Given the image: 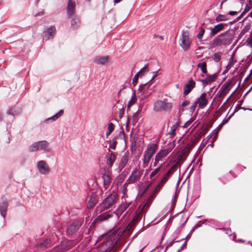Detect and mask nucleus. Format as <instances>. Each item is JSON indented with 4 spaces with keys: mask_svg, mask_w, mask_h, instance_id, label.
I'll list each match as a JSON object with an SVG mask.
<instances>
[{
    "mask_svg": "<svg viewBox=\"0 0 252 252\" xmlns=\"http://www.w3.org/2000/svg\"><path fill=\"white\" fill-rule=\"evenodd\" d=\"M234 38V32L229 30L220 34L216 37L213 40V46H220L230 44Z\"/></svg>",
    "mask_w": 252,
    "mask_h": 252,
    "instance_id": "1",
    "label": "nucleus"
},
{
    "mask_svg": "<svg viewBox=\"0 0 252 252\" xmlns=\"http://www.w3.org/2000/svg\"><path fill=\"white\" fill-rule=\"evenodd\" d=\"M116 241L114 236H109L97 247V252H110L114 248Z\"/></svg>",
    "mask_w": 252,
    "mask_h": 252,
    "instance_id": "2",
    "label": "nucleus"
},
{
    "mask_svg": "<svg viewBox=\"0 0 252 252\" xmlns=\"http://www.w3.org/2000/svg\"><path fill=\"white\" fill-rule=\"evenodd\" d=\"M117 197L118 194L115 192H112L103 201L99 207H97V211L101 212L109 209L114 204Z\"/></svg>",
    "mask_w": 252,
    "mask_h": 252,
    "instance_id": "3",
    "label": "nucleus"
},
{
    "mask_svg": "<svg viewBox=\"0 0 252 252\" xmlns=\"http://www.w3.org/2000/svg\"><path fill=\"white\" fill-rule=\"evenodd\" d=\"M148 206L149 205H147V203H146L141 208L140 207L138 208L136 211V215L134 217L133 220L131 221L126 226L125 230L126 232H127L129 234L132 232L135 225L134 220L140 219L142 218V214L145 212V209H146L148 207Z\"/></svg>",
    "mask_w": 252,
    "mask_h": 252,
    "instance_id": "4",
    "label": "nucleus"
},
{
    "mask_svg": "<svg viewBox=\"0 0 252 252\" xmlns=\"http://www.w3.org/2000/svg\"><path fill=\"white\" fill-rule=\"evenodd\" d=\"M158 144H151L144 153L143 156V167H146L149 164L152 157L157 150Z\"/></svg>",
    "mask_w": 252,
    "mask_h": 252,
    "instance_id": "5",
    "label": "nucleus"
},
{
    "mask_svg": "<svg viewBox=\"0 0 252 252\" xmlns=\"http://www.w3.org/2000/svg\"><path fill=\"white\" fill-rule=\"evenodd\" d=\"M172 107V104L162 100H157L154 104V111L155 112L170 111Z\"/></svg>",
    "mask_w": 252,
    "mask_h": 252,
    "instance_id": "6",
    "label": "nucleus"
},
{
    "mask_svg": "<svg viewBox=\"0 0 252 252\" xmlns=\"http://www.w3.org/2000/svg\"><path fill=\"white\" fill-rule=\"evenodd\" d=\"M232 86V81L230 79L227 80L221 87L220 90L216 94V97H218V98L221 101L228 93Z\"/></svg>",
    "mask_w": 252,
    "mask_h": 252,
    "instance_id": "7",
    "label": "nucleus"
},
{
    "mask_svg": "<svg viewBox=\"0 0 252 252\" xmlns=\"http://www.w3.org/2000/svg\"><path fill=\"white\" fill-rule=\"evenodd\" d=\"M49 146V143L46 141H40L34 143L31 145L29 148V151L30 152H36L38 150L47 151Z\"/></svg>",
    "mask_w": 252,
    "mask_h": 252,
    "instance_id": "8",
    "label": "nucleus"
},
{
    "mask_svg": "<svg viewBox=\"0 0 252 252\" xmlns=\"http://www.w3.org/2000/svg\"><path fill=\"white\" fill-rule=\"evenodd\" d=\"M191 42V40L189 37V33L183 32L182 38H180V45L181 47L185 51H187L190 48Z\"/></svg>",
    "mask_w": 252,
    "mask_h": 252,
    "instance_id": "9",
    "label": "nucleus"
},
{
    "mask_svg": "<svg viewBox=\"0 0 252 252\" xmlns=\"http://www.w3.org/2000/svg\"><path fill=\"white\" fill-rule=\"evenodd\" d=\"M142 174L143 170L135 169L132 171L126 182L128 184L133 183L135 182L138 181L140 179Z\"/></svg>",
    "mask_w": 252,
    "mask_h": 252,
    "instance_id": "10",
    "label": "nucleus"
},
{
    "mask_svg": "<svg viewBox=\"0 0 252 252\" xmlns=\"http://www.w3.org/2000/svg\"><path fill=\"white\" fill-rule=\"evenodd\" d=\"M81 225L82 222L81 221H77L72 222L67 227L66 230L67 234L69 235H73L74 233L77 232Z\"/></svg>",
    "mask_w": 252,
    "mask_h": 252,
    "instance_id": "11",
    "label": "nucleus"
},
{
    "mask_svg": "<svg viewBox=\"0 0 252 252\" xmlns=\"http://www.w3.org/2000/svg\"><path fill=\"white\" fill-rule=\"evenodd\" d=\"M37 168L39 172L42 174H48L50 172V168L44 160H40L37 163Z\"/></svg>",
    "mask_w": 252,
    "mask_h": 252,
    "instance_id": "12",
    "label": "nucleus"
},
{
    "mask_svg": "<svg viewBox=\"0 0 252 252\" xmlns=\"http://www.w3.org/2000/svg\"><path fill=\"white\" fill-rule=\"evenodd\" d=\"M198 104V107L200 109L205 108L208 104L207 94L206 93H202L196 101Z\"/></svg>",
    "mask_w": 252,
    "mask_h": 252,
    "instance_id": "13",
    "label": "nucleus"
},
{
    "mask_svg": "<svg viewBox=\"0 0 252 252\" xmlns=\"http://www.w3.org/2000/svg\"><path fill=\"white\" fill-rule=\"evenodd\" d=\"M125 132L124 131H121L118 135L113 138L112 141H110V143L109 145V148L115 150L116 149V146L118 144V140L121 139V140L125 141Z\"/></svg>",
    "mask_w": 252,
    "mask_h": 252,
    "instance_id": "14",
    "label": "nucleus"
},
{
    "mask_svg": "<svg viewBox=\"0 0 252 252\" xmlns=\"http://www.w3.org/2000/svg\"><path fill=\"white\" fill-rule=\"evenodd\" d=\"M8 205L7 198L2 196L1 198V202H0V213L1 216L4 218L6 214V211Z\"/></svg>",
    "mask_w": 252,
    "mask_h": 252,
    "instance_id": "15",
    "label": "nucleus"
},
{
    "mask_svg": "<svg viewBox=\"0 0 252 252\" xmlns=\"http://www.w3.org/2000/svg\"><path fill=\"white\" fill-rule=\"evenodd\" d=\"M98 197L96 192H92L87 204L88 209H92L98 202Z\"/></svg>",
    "mask_w": 252,
    "mask_h": 252,
    "instance_id": "16",
    "label": "nucleus"
},
{
    "mask_svg": "<svg viewBox=\"0 0 252 252\" xmlns=\"http://www.w3.org/2000/svg\"><path fill=\"white\" fill-rule=\"evenodd\" d=\"M76 0H68L67 6V13L68 16L70 18L75 12V1Z\"/></svg>",
    "mask_w": 252,
    "mask_h": 252,
    "instance_id": "17",
    "label": "nucleus"
},
{
    "mask_svg": "<svg viewBox=\"0 0 252 252\" xmlns=\"http://www.w3.org/2000/svg\"><path fill=\"white\" fill-rule=\"evenodd\" d=\"M195 82L192 80V79L191 78L184 87L183 93L184 95L186 96L191 91V90L195 88Z\"/></svg>",
    "mask_w": 252,
    "mask_h": 252,
    "instance_id": "18",
    "label": "nucleus"
},
{
    "mask_svg": "<svg viewBox=\"0 0 252 252\" xmlns=\"http://www.w3.org/2000/svg\"><path fill=\"white\" fill-rule=\"evenodd\" d=\"M171 152V150L169 149H166L163 150H161L158 151V153L156 154V157L157 160L158 159L160 161L163 160L164 158L167 157V156L169 154V153Z\"/></svg>",
    "mask_w": 252,
    "mask_h": 252,
    "instance_id": "19",
    "label": "nucleus"
},
{
    "mask_svg": "<svg viewBox=\"0 0 252 252\" xmlns=\"http://www.w3.org/2000/svg\"><path fill=\"white\" fill-rule=\"evenodd\" d=\"M226 25V24L223 23H220L215 25L213 28L211 29V36H214L218 32L223 30Z\"/></svg>",
    "mask_w": 252,
    "mask_h": 252,
    "instance_id": "20",
    "label": "nucleus"
},
{
    "mask_svg": "<svg viewBox=\"0 0 252 252\" xmlns=\"http://www.w3.org/2000/svg\"><path fill=\"white\" fill-rule=\"evenodd\" d=\"M56 32V30L55 27L51 26L47 29L46 31H44V37L46 40L53 38Z\"/></svg>",
    "mask_w": 252,
    "mask_h": 252,
    "instance_id": "21",
    "label": "nucleus"
},
{
    "mask_svg": "<svg viewBox=\"0 0 252 252\" xmlns=\"http://www.w3.org/2000/svg\"><path fill=\"white\" fill-rule=\"evenodd\" d=\"M217 78V74H214L213 75H207V77L204 79L201 80V82L204 85H207L215 81Z\"/></svg>",
    "mask_w": 252,
    "mask_h": 252,
    "instance_id": "22",
    "label": "nucleus"
},
{
    "mask_svg": "<svg viewBox=\"0 0 252 252\" xmlns=\"http://www.w3.org/2000/svg\"><path fill=\"white\" fill-rule=\"evenodd\" d=\"M113 217V215L109 213H103L102 214L97 217L95 221L96 222L101 221L108 220L109 219L112 218Z\"/></svg>",
    "mask_w": 252,
    "mask_h": 252,
    "instance_id": "23",
    "label": "nucleus"
},
{
    "mask_svg": "<svg viewBox=\"0 0 252 252\" xmlns=\"http://www.w3.org/2000/svg\"><path fill=\"white\" fill-rule=\"evenodd\" d=\"M103 184L105 189H106L111 183V175L109 172H106L103 176Z\"/></svg>",
    "mask_w": 252,
    "mask_h": 252,
    "instance_id": "24",
    "label": "nucleus"
},
{
    "mask_svg": "<svg viewBox=\"0 0 252 252\" xmlns=\"http://www.w3.org/2000/svg\"><path fill=\"white\" fill-rule=\"evenodd\" d=\"M116 159V156L113 152H111L106 161V164L109 167L113 166L114 162Z\"/></svg>",
    "mask_w": 252,
    "mask_h": 252,
    "instance_id": "25",
    "label": "nucleus"
},
{
    "mask_svg": "<svg viewBox=\"0 0 252 252\" xmlns=\"http://www.w3.org/2000/svg\"><path fill=\"white\" fill-rule=\"evenodd\" d=\"M108 60V56L97 57L94 60V62L98 64H105Z\"/></svg>",
    "mask_w": 252,
    "mask_h": 252,
    "instance_id": "26",
    "label": "nucleus"
},
{
    "mask_svg": "<svg viewBox=\"0 0 252 252\" xmlns=\"http://www.w3.org/2000/svg\"><path fill=\"white\" fill-rule=\"evenodd\" d=\"M171 175V171H168L158 183V186H159V187H163V185L166 183Z\"/></svg>",
    "mask_w": 252,
    "mask_h": 252,
    "instance_id": "27",
    "label": "nucleus"
},
{
    "mask_svg": "<svg viewBox=\"0 0 252 252\" xmlns=\"http://www.w3.org/2000/svg\"><path fill=\"white\" fill-rule=\"evenodd\" d=\"M128 156L129 153L128 152H126L124 155L122 156L120 165L122 166L123 168L125 167L126 165L127 164L128 161Z\"/></svg>",
    "mask_w": 252,
    "mask_h": 252,
    "instance_id": "28",
    "label": "nucleus"
},
{
    "mask_svg": "<svg viewBox=\"0 0 252 252\" xmlns=\"http://www.w3.org/2000/svg\"><path fill=\"white\" fill-rule=\"evenodd\" d=\"M80 25V19L79 17H74L71 22V27L73 29H77Z\"/></svg>",
    "mask_w": 252,
    "mask_h": 252,
    "instance_id": "29",
    "label": "nucleus"
},
{
    "mask_svg": "<svg viewBox=\"0 0 252 252\" xmlns=\"http://www.w3.org/2000/svg\"><path fill=\"white\" fill-rule=\"evenodd\" d=\"M162 187H159V186H158V184L157 185V186L156 187L155 189L153 191L151 196L150 197L148 202L151 203L152 200L154 199V198L155 197L156 194L158 193V192L162 188Z\"/></svg>",
    "mask_w": 252,
    "mask_h": 252,
    "instance_id": "30",
    "label": "nucleus"
},
{
    "mask_svg": "<svg viewBox=\"0 0 252 252\" xmlns=\"http://www.w3.org/2000/svg\"><path fill=\"white\" fill-rule=\"evenodd\" d=\"M197 66L198 67V68H200L201 70L202 73L207 74V64H206V62H203L199 63L197 65Z\"/></svg>",
    "mask_w": 252,
    "mask_h": 252,
    "instance_id": "31",
    "label": "nucleus"
},
{
    "mask_svg": "<svg viewBox=\"0 0 252 252\" xmlns=\"http://www.w3.org/2000/svg\"><path fill=\"white\" fill-rule=\"evenodd\" d=\"M136 94H135V91H134L132 96L130 100V101L128 102L127 107L128 109H129L130 107L136 102Z\"/></svg>",
    "mask_w": 252,
    "mask_h": 252,
    "instance_id": "32",
    "label": "nucleus"
},
{
    "mask_svg": "<svg viewBox=\"0 0 252 252\" xmlns=\"http://www.w3.org/2000/svg\"><path fill=\"white\" fill-rule=\"evenodd\" d=\"M63 113V110H61L57 114L54 115L53 116L48 118L46 120V121L47 122L49 120H52L53 121H55L57 119H58L60 117H61Z\"/></svg>",
    "mask_w": 252,
    "mask_h": 252,
    "instance_id": "33",
    "label": "nucleus"
},
{
    "mask_svg": "<svg viewBox=\"0 0 252 252\" xmlns=\"http://www.w3.org/2000/svg\"><path fill=\"white\" fill-rule=\"evenodd\" d=\"M179 124L176 123V125H173L170 127V131L169 132V134L171 136V137H174L176 134V130L177 128V127L179 126Z\"/></svg>",
    "mask_w": 252,
    "mask_h": 252,
    "instance_id": "34",
    "label": "nucleus"
},
{
    "mask_svg": "<svg viewBox=\"0 0 252 252\" xmlns=\"http://www.w3.org/2000/svg\"><path fill=\"white\" fill-rule=\"evenodd\" d=\"M40 245L41 248L46 249L51 246V242L49 239H46Z\"/></svg>",
    "mask_w": 252,
    "mask_h": 252,
    "instance_id": "35",
    "label": "nucleus"
},
{
    "mask_svg": "<svg viewBox=\"0 0 252 252\" xmlns=\"http://www.w3.org/2000/svg\"><path fill=\"white\" fill-rule=\"evenodd\" d=\"M130 204V202H125L121 204L119 210L122 212H125L129 206Z\"/></svg>",
    "mask_w": 252,
    "mask_h": 252,
    "instance_id": "36",
    "label": "nucleus"
},
{
    "mask_svg": "<svg viewBox=\"0 0 252 252\" xmlns=\"http://www.w3.org/2000/svg\"><path fill=\"white\" fill-rule=\"evenodd\" d=\"M149 71V67L148 65H145L143 68H142L139 72L137 73L139 76L141 77L143 76L146 72H148Z\"/></svg>",
    "mask_w": 252,
    "mask_h": 252,
    "instance_id": "37",
    "label": "nucleus"
},
{
    "mask_svg": "<svg viewBox=\"0 0 252 252\" xmlns=\"http://www.w3.org/2000/svg\"><path fill=\"white\" fill-rule=\"evenodd\" d=\"M161 165L159 166L158 167L155 169L154 171H153L150 176L149 177L151 179L153 178L158 173V172L160 171L161 169Z\"/></svg>",
    "mask_w": 252,
    "mask_h": 252,
    "instance_id": "38",
    "label": "nucleus"
},
{
    "mask_svg": "<svg viewBox=\"0 0 252 252\" xmlns=\"http://www.w3.org/2000/svg\"><path fill=\"white\" fill-rule=\"evenodd\" d=\"M227 19L226 18V16L219 14L216 18V21L217 22L223 21L226 20Z\"/></svg>",
    "mask_w": 252,
    "mask_h": 252,
    "instance_id": "39",
    "label": "nucleus"
},
{
    "mask_svg": "<svg viewBox=\"0 0 252 252\" xmlns=\"http://www.w3.org/2000/svg\"><path fill=\"white\" fill-rule=\"evenodd\" d=\"M221 59V55L220 53H217L214 54V60L216 62H219Z\"/></svg>",
    "mask_w": 252,
    "mask_h": 252,
    "instance_id": "40",
    "label": "nucleus"
},
{
    "mask_svg": "<svg viewBox=\"0 0 252 252\" xmlns=\"http://www.w3.org/2000/svg\"><path fill=\"white\" fill-rule=\"evenodd\" d=\"M137 149L136 141L134 140L132 142L130 149L132 152L135 151Z\"/></svg>",
    "mask_w": 252,
    "mask_h": 252,
    "instance_id": "41",
    "label": "nucleus"
},
{
    "mask_svg": "<svg viewBox=\"0 0 252 252\" xmlns=\"http://www.w3.org/2000/svg\"><path fill=\"white\" fill-rule=\"evenodd\" d=\"M194 121V119L193 118H191L189 120L187 121L184 126V128H187L188 126H189Z\"/></svg>",
    "mask_w": 252,
    "mask_h": 252,
    "instance_id": "42",
    "label": "nucleus"
},
{
    "mask_svg": "<svg viewBox=\"0 0 252 252\" xmlns=\"http://www.w3.org/2000/svg\"><path fill=\"white\" fill-rule=\"evenodd\" d=\"M139 77V75L136 73V74L133 77V80H132V84H133L134 87L137 84V83L138 82Z\"/></svg>",
    "mask_w": 252,
    "mask_h": 252,
    "instance_id": "43",
    "label": "nucleus"
},
{
    "mask_svg": "<svg viewBox=\"0 0 252 252\" xmlns=\"http://www.w3.org/2000/svg\"><path fill=\"white\" fill-rule=\"evenodd\" d=\"M205 33V30L204 29H202L199 32L198 34L197 35V37L199 40H201L202 37Z\"/></svg>",
    "mask_w": 252,
    "mask_h": 252,
    "instance_id": "44",
    "label": "nucleus"
},
{
    "mask_svg": "<svg viewBox=\"0 0 252 252\" xmlns=\"http://www.w3.org/2000/svg\"><path fill=\"white\" fill-rule=\"evenodd\" d=\"M197 105H198V104L197 103V102L195 101L193 103V104L189 108V110L191 112V113H193L196 108V106H197Z\"/></svg>",
    "mask_w": 252,
    "mask_h": 252,
    "instance_id": "45",
    "label": "nucleus"
},
{
    "mask_svg": "<svg viewBox=\"0 0 252 252\" xmlns=\"http://www.w3.org/2000/svg\"><path fill=\"white\" fill-rule=\"evenodd\" d=\"M114 128L115 125L113 123H110L108 124L107 130L112 132L114 130Z\"/></svg>",
    "mask_w": 252,
    "mask_h": 252,
    "instance_id": "46",
    "label": "nucleus"
},
{
    "mask_svg": "<svg viewBox=\"0 0 252 252\" xmlns=\"http://www.w3.org/2000/svg\"><path fill=\"white\" fill-rule=\"evenodd\" d=\"M252 8V5L249 4H247L243 12L246 14L249 11H250Z\"/></svg>",
    "mask_w": 252,
    "mask_h": 252,
    "instance_id": "47",
    "label": "nucleus"
},
{
    "mask_svg": "<svg viewBox=\"0 0 252 252\" xmlns=\"http://www.w3.org/2000/svg\"><path fill=\"white\" fill-rule=\"evenodd\" d=\"M152 74H153V76H152L151 79L149 81V83L151 82L158 76V71H154V72H152Z\"/></svg>",
    "mask_w": 252,
    "mask_h": 252,
    "instance_id": "48",
    "label": "nucleus"
},
{
    "mask_svg": "<svg viewBox=\"0 0 252 252\" xmlns=\"http://www.w3.org/2000/svg\"><path fill=\"white\" fill-rule=\"evenodd\" d=\"M147 84V83H145L144 84H141L139 87L138 91L142 92L144 90V89L145 88V87H146Z\"/></svg>",
    "mask_w": 252,
    "mask_h": 252,
    "instance_id": "49",
    "label": "nucleus"
},
{
    "mask_svg": "<svg viewBox=\"0 0 252 252\" xmlns=\"http://www.w3.org/2000/svg\"><path fill=\"white\" fill-rule=\"evenodd\" d=\"M189 104V100H185L182 103V104L181 105V107L183 108V107L188 105Z\"/></svg>",
    "mask_w": 252,
    "mask_h": 252,
    "instance_id": "50",
    "label": "nucleus"
},
{
    "mask_svg": "<svg viewBox=\"0 0 252 252\" xmlns=\"http://www.w3.org/2000/svg\"><path fill=\"white\" fill-rule=\"evenodd\" d=\"M248 45L252 47V36L247 40Z\"/></svg>",
    "mask_w": 252,
    "mask_h": 252,
    "instance_id": "51",
    "label": "nucleus"
},
{
    "mask_svg": "<svg viewBox=\"0 0 252 252\" xmlns=\"http://www.w3.org/2000/svg\"><path fill=\"white\" fill-rule=\"evenodd\" d=\"M176 168L177 166L176 164H175L168 171H171V174H172L174 171H175Z\"/></svg>",
    "mask_w": 252,
    "mask_h": 252,
    "instance_id": "52",
    "label": "nucleus"
},
{
    "mask_svg": "<svg viewBox=\"0 0 252 252\" xmlns=\"http://www.w3.org/2000/svg\"><path fill=\"white\" fill-rule=\"evenodd\" d=\"M245 14V13L244 12H243L240 14V15L239 17H238L236 19V21H239V20H240V19H241L243 17V16H244Z\"/></svg>",
    "mask_w": 252,
    "mask_h": 252,
    "instance_id": "53",
    "label": "nucleus"
},
{
    "mask_svg": "<svg viewBox=\"0 0 252 252\" xmlns=\"http://www.w3.org/2000/svg\"><path fill=\"white\" fill-rule=\"evenodd\" d=\"M159 161H160L159 160H158H158H157V159H156V157H155V162H154V164H153L154 166V167L157 166L158 165V163Z\"/></svg>",
    "mask_w": 252,
    "mask_h": 252,
    "instance_id": "54",
    "label": "nucleus"
},
{
    "mask_svg": "<svg viewBox=\"0 0 252 252\" xmlns=\"http://www.w3.org/2000/svg\"><path fill=\"white\" fill-rule=\"evenodd\" d=\"M247 32V31L246 30L243 29L242 30V31L240 33L239 36L240 37H242Z\"/></svg>",
    "mask_w": 252,
    "mask_h": 252,
    "instance_id": "55",
    "label": "nucleus"
},
{
    "mask_svg": "<svg viewBox=\"0 0 252 252\" xmlns=\"http://www.w3.org/2000/svg\"><path fill=\"white\" fill-rule=\"evenodd\" d=\"M237 11H230L229 12L228 14L230 15H234L237 14Z\"/></svg>",
    "mask_w": 252,
    "mask_h": 252,
    "instance_id": "56",
    "label": "nucleus"
},
{
    "mask_svg": "<svg viewBox=\"0 0 252 252\" xmlns=\"http://www.w3.org/2000/svg\"><path fill=\"white\" fill-rule=\"evenodd\" d=\"M124 114V109L120 110L119 116L120 118H122Z\"/></svg>",
    "mask_w": 252,
    "mask_h": 252,
    "instance_id": "57",
    "label": "nucleus"
},
{
    "mask_svg": "<svg viewBox=\"0 0 252 252\" xmlns=\"http://www.w3.org/2000/svg\"><path fill=\"white\" fill-rule=\"evenodd\" d=\"M112 132L107 130V131L106 132V136L108 137V136H109L111 134Z\"/></svg>",
    "mask_w": 252,
    "mask_h": 252,
    "instance_id": "58",
    "label": "nucleus"
},
{
    "mask_svg": "<svg viewBox=\"0 0 252 252\" xmlns=\"http://www.w3.org/2000/svg\"><path fill=\"white\" fill-rule=\"evenodd\" d=\"M250 17L252 19V11L249 14L247 17Z\"/></svg>",
    "mask_w": 252,
    "mask_h": 252,
    "instance_id": "59",
    "label": "nucleus"
},
{
    "mask_svg": "<svg viewBox=\"0 0 252 252\" xmlns=\"http://www.w3.org/2000/svg\"><path fill=\"white\" fill-rule=\"evenodd\" d=\"M157 37H158L161 40H163V37L162 36L158 35Z\"/></svg>",
    "mask_w": 252,
    "mask_h": 252,
    "instance_id": "60",
    "label": "nucleus"
},
{
    "mask_svg": "<svg viewBox=\"0 0 252 252\" xmlns=\"http://www.w3.org/2000/svg\"><path fill=\"white\" fill-rule=\"evenodd\" d=\"M232 95V94L227 99V100L225 102L223 103V105L225 104L227 102L229 101V99L230 98L231 96Z\"/></svg>",
    "mask_w": 252,
    "mask_h": 252,
    "instance_id": "61",
    "label": "nucleus"
},
{
    "mask_svg": "<svg viewBox=\"0 0 252 252\" xmlns=\"http://www.w3.org/2000/svg\"><path fill=\"white\" fill-rule=\"evenodd\" d=\"M248 3L250 5H252V0H248Z\"/></svg>",
    "mask_w": 252,
    "mask_h": 252,
    "instance_id": "62",
    "label": "nucleus"
},
{
    "mask_svg": "<svg viewBox=\"0 0 252 252\" xmlns=\"http://www.w3.org/2000/svg\"><path fill=\"white\" fill-rule=\"evenodd\" d=\"M12 110H9V111L8 112V114H12V115H13V113H12Z\"/></svg>",
    "mask_w": 252,
    "mask_h": 252,
    "instance_id": "63",
    "label": "nucleus"
},
{
    "mask_svg": "<svg viewBox=\"0 0 252 252\" xmlns=\"http://www.w3.org/2000/svg\"><path fill=\"white\" fill-rule=\"evenodd\" d=\"M122 90V89H121V90L119 91V92H118V95L120 94V93H121V92Z\"/></svg>",
    "mask_w": 252,
    "mask_h": 252,
    "instance_id": "64",
    "label": "nucleus"
}]
</instances>
